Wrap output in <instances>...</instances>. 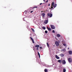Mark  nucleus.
I'll return each instance as SVG.
<instances>
[{"label":"nucleus","mask_w":72,"mask_h":72,"mask_svg":"<svg viewBox=\"0 0 72 72\" xmlns=\"http://www.w3.org/2000/svg\"><path fill=\"white\" fill-rule=\"evenodd\" d=\"M61 51H66V49H64L63 50H62Z\"/></svg>","instance_id":"nucleus-19"},{"label":"nucleus","mask_w":72,"mask_h":72,"mask_svg":"<svg viewBox=\"0 0 72 72\" xmlns=\"http://www.w3.org/2000/svg\"><path fill=\"white\" fill-rule=\"evenodd\" d=\"M44 72H48V70H47V69H45L44 70Z\"/></svg>","instance_id":"nucleus-21"},{"label":"nucleus","mask_w":72,"mask_h":72,"mask_svg":"<svg viewBox=\"0 0 72 72\" xmlns=\"http://www.w3.org/2000/svg\"><path fill=\"white\" fill-rule=\"evenodd\" d=\"M37 8V7H34L33 8V9L34 8Z\"/></svg>","instance_id":"nucleus-29"},{"label":"nucleus","mask_w":72,"mask_h":72,"mask_svg":"<svg viewBox=\"0 0 72 72\" xmlns=\"http://www.w3.org/2000/svg\"><path fill=\"white\" fill-rule=\"evenodd\" d=\"M41 4H42V3H40V5H41Z\"/></svg>","instance_id":"nucleus-33"},{"label":"nucleus","mask_w":72,"mask_h":72,"mask_svg":"<svg viewBox=\"0 0 72 72\" xmlns=\"http://www.w3.org/2000/svg\"><path fill=\"white\" fill-rule=\"evenodd\" d=\"M41 12H42V11Z\"/></svg>","instance_id":"nucleus-41"},{"label":"nucleus","mask_w":72,"mask_h":72,"mask_svg":"<svg viewBox=\"0 0 72 72\" xmlns=\"http://www.w3.org/2000/svg\"><path fill=\"white\" fill-rule=\"evenodd\" d=\"M62 63L64 64H66V61H65V60H62Z\"/></svg>","instance_id":"nucleus-8"},{"label":"nucleus","mask_w":72,"mask_h":72,"mask_svg":"<svg viewBox=\"0 0 72 72\" xmlns=\"http://www.w3.org/2000/svg\"><path fill=\"white\" fill-rule=\"evenodd\" d=\"M63 45L64 46H67V44H64Z\"/></svg>","instance_id":"nucleus-18"},{"label":"nucleus","mask_w":72,"mask_h":72,"mask_svg":"<svg viewBox=\"0 0 72 72\" xmlns=\"http://www.w3.org/2000/svg\"><path fill=\"white\" fill-rule=\"evenodd\" d=\"M56 36L57 37H60V35L59 34H57Z\"/></svg>","instance_id":"nucleus-6"},{"label":"nucleus","mask_w":72,"mask_h":72,"mask_svg":"<svg viewBox=\"0 0 72 72\" xmlns=\"http://www.w3.org/2000/svg\"><path fill=\"white\" fill-rule=\"evenodd\" d=\"M45 14L44 13H43L42 14V17H44V16H45Z\"/></svg>","instance_id":"nucleus-12"},{"label":"nucleus","mask_w":72,"mask_h":72,"mask_svg":"<svg viewBox=\"0 0 72 72\" xmlns=\"http://www.w3.org/2000/svg\"><path fill=\"white\" fill-rule=\"evenodd\" d=\"M58 62H59V63H61V60H58Z\"/></svg>","instance_id":"nucleus-17"},{"label":"nucleus","mask_w":72,"mask_h":72,"mask_svg":"<svg viewBox=\"0 0 72 72\" xmlns=\"http://www.w3.org/2000/svg\"><path fill=\"white\" fill-rule=\"evenodd\" d=\"M43 1H44V2H45V0H43Z\"/></svg>","instance_id":"nucleus-36"},{"label":"nucleus","mask_w":72,"mask_h":72,"mask_svg":"<svg viewBox=\"0 0 72 72\" xmlns=\"http://www.w3.org/2000/svg\"><path fill=\"white\" fill-rule=\"evenodd\" d=\"M48 21L47 20H46L44 21V23L45 24H47V23H48Z\"/></svg>","instance_id":"nucleus-9"},{"label":"nucleus","mask_w":72,"mask_h":72,"mask_svg":"<svg viewBox=\"0 0 72 72\" xmlns=\"http://www.w3.org/2000/svg\"><path fill=\"white\" fill-rule=\"evenodd\" d=\"M35 47L37 48H39V47H40V46L39 45H36L35 46Z\"/></svg>","instance_id":"nucleus-10"},{"label":"nucleus","mask_w":72,"mask_h":72,"mask_svg":"<svg viewBox=\"0 0 72 72\" xmlns=\"http://www.w3.org/2000/svg\"><path fill=\"white\" fill-rule=\"evenodd\" d=\"M55 43L56 45H57V46H59V44L58 42L56 41Z\"/></svg>","instance_id":"nucleus-5"},{"label":"nucleus","mask_w":72,"mask_h":72,"mask_svg":"<svg viewBox=\"0 0 72 72\" xmlns=\"http://www.w3.org/2000/svg\"><path fill=\"white\" fill-rule=\"evenodd\" d=\"M49 28H48V27H47V28H48V29Z\"/></svg>","instance_id":"nucleus-37"},{"label":"nucleus","mask_w":72,"mask_h":72,"mask_svg":"<svg viewBox=\"0 0 72 72\" xmlns=\"http://www.w3.org/2000/svg\"><path fill=\"white\" fill-rule=\"evenodd\" d=\"M69 54H72V51H69Z\"/></svg>","instance_id":"nucleus-11"},{"label":"nucleus","mask_w":72,"mask_h":72,"mask_svg":"<svg viewBox=\"0 0 72 72\" xmlns=\"http://www.w3.org/2000/svg\"><path fill=\"white\" fill-rule=\"evenodd\" d=\"M32 30L33 32H35V30H34V29H33L32 28Z\"/></svg>","instance_id":"nucleus-23"},{"label":"nucleus","mask_w":72,"mask_h":72,"mask_svg":"<svg viewBox=\"0 0 72 72\" xmlns=\"http://www.w3.org/2000/svg\"><path fill=\"white\" fill-rule=\"evenodd\" d=\"M55 57L56 58V59H59V57L57 55H55Z\"/></svg>","instance_id":"nucleus-7"},{"label":"nucleus","mask_w":72,"mask_h":72,"mask_svg":"<svg viewBox=\"0 0 72 72\" xmlns=\"http://www.w3.org/2000/svg\"><path fill=\"white\" fill-rule=\"evenodd\" d=\"M68 49H69V48H68Z\"/></svg>","instance_id":"nucleus-38"},{"label":"nucleus","mask_w":72,"mask_h":72,"mask_svg":"<svg viewBox=\"0 0 72 72\" xmlns=\"http://www.w3.org/2000/svg\"><path fill=\"white\" fill-rule=\"evenodd\" d=\"M42 29H43V30H45V29H46V28H45V27L43 26L42 27Z\"/></svg>","instance_id":"nucleus-15"},{"label":"nucleus","mask_w":72,"mask_h":72,"mask_svg":"<svg viewBox=\"0 0 72 72\" xmlns=\"http://www.w3.org/2000/svg\"><path fill=\"white\" fill-rule=\"evenodd\" d=\"M38 55L39 56V58H40V53H39V52H38Z\"/></svg>","instance_id":"nucleus-13"},{"label":"nucleus","mask_w":72,"mask_h":72,"mask_svg":"<svg viewBox=\"0 0 72 72\" xmlns=\"http://www.w3.org/2000/svg\"><path fill=\"white\" fill-rule=\"evenodd\" d=\"M36 49H37V50H39V48H36Z\"/></svg>","instance_id":"nucleus-31"},{"label":"nucleus","mask_w":72,"mask_h":72,"mask_svg":"<svg viewBox=\"0 0 72 72\" xmlns=\"http://www.w3.org/2000/svg\"><path fill=\"white\" fill-rule=\"evenodd\" d=\"M54 5V2H53L52 3V4L51 5V9H53V7Z\"/></svg>","instance_id":"nucleus-4"},{"label":"nucleus","mask_w":72,"mask_h":72,"mask_svg":"<svg viewBox=\"0 0 72 72\" xmlns=\"http://www.w3.org/2000/svg\"><path fill=\"white\" fill-rule=\"evenodd\" d=\"M68 61L69 63H71V62H72V59L71 58H69L68 59Z\"/></svg>","instance_id":"nucleus-2"},{"label":"nucleus","mask_w":72,"mask_h":72,"mask_svg":"<svg viewBox=\"0 0 72 72\" xmlns=\"http://www.w3.org/2000/svg\"><path fill=\"white\" fill-rule=\"evenodd\" d=\"M66 69H64L63 72H66Z\"/></svg>","instance_id":"nucleus-20"},{"label":"nucleus","mask_w":72,"mask_h":72,"mask_svg":"<svg viewBox=\"0 0 72 72\" xmlns=\"http://www.w3.org/2000/svg\"><path fill=\"white\" fill-rule=\"evenodd\" d=\"M39 48L40 49H42V47H40Z\"/></svg>","instance_id":"nucleus-30"},{"label":"nucleus","mask_w":72,"mask_h":72,"mask_svg":"<svg viewBox=\"0 0 72 72\" xmlns=\"http://www.w3.org/2000/svg\"><path fill=\"white\" fill-rule=\"evenodd\" d=\"M30 39H31V40H32V41L33 40V39H32V38L31 37H30Z\"/></svg>","instance_id":"nucleus-27"},{"label":"nucleus","mask_w":72,"mask_h":72,"mask_svg":"<svg viewBox=\"0 0 72 72\" xmlns=\"http://www.w3.org/2000/svg\"><path fill=\"white\" fill-rule=\"evenodd\" d=\"M48 0H47L46 1V3H48Z\"/></svg>","instance_id":"nucleus-32"},{"label":"nucleus","mask_w":72,"mask_h":72,"mask_svg":"<svg viewBox=\"0 0 72 72\" xmlns=\"http://www.w3.org/2000/svg\"><path fill=\"white\" fill-rule=\"evenodd\" d=\"M27 12L26 11H25V12Z\"/></svg>","instance_id":"nucleus-39"},{"label":"nucleus","mask_w":72,"mask_h":72,"mask_svg":"<svg viewBox=\"0 0 72 72\" xmlns=\"http://www.w3.org/2000/svg\"><path fill=\"white\" fill-rule=\"evenodd\" d=\"M48 30H49V31H51V28H49L48 29Z\"/></svg>","instance_id":"nucleus-22"},{"label":"nucleus","mask_w":72,"mask_h":72,"mask_svg":"<svg viewBox=\"0 0 72 72\" xmlns=\"http://www.w3.org/2000/svg\"><path fill=\"white\" fill-rule=\"evenodd\" d=\"M60 55L61 57H64V55L62 54H60Z\"/></svg>","instance_id":"nucleus-14"},{"label":"nucleus","mask_w":72,"mask_h":72,"mask_svg":"<svg viewBox=\"0 0 72 72\" xmlns=\"http://www.w3.org/2000/svg\"><path fill=\"white\" fill-rule=\"evenodd\" d=\"M32 41L33 43H35V42H34V40H32Z\"/></svg>","instance_id":"nucleus-28"},{"label":"nucleus","mask_w":72,"mask_h":72,"mask_svg":"<svg viewBox=\"0 0 72 72\" xmlns=\"http://www.w3.org/2000/svg\"><path fill=\"white\" fill-rule=\"evenodd\" d=\"M45 32L46 33H48V31L46 30Z\"/></svg>","instance_id":"nucleus-24"},{"label":"nucleus","mask_w":72,"mask_h":72,"mask_svg":"<svg viewBox=\"0 0 72 72\" xmlns=\"http://www.w3.org/2000/svg\"><path fill=\"white\" fill-rule=\"evenodd\" d=\"M52 29H55V27L54 25H50Z\"/></svg>","instance_id":"nucleus-3"},{"label":"nucleus","mask_w":72,"mask_h":72,"mask_svg":"<svg viewBox=\"0 0 72 72\" xmlns=\"http://www.w3.org/2000/svg\"><path fill=\"white\" fill-rule=\"evenodd\" d=\"M52 32L53 33H55V31H54V30H53Z\"/></svg>","instance_id":"nucleus-26"},{"label":"nucleus","mask_w":72,"mask_h":72,"mask_svg":"<svg viewBox=\"0 0 72 72\" xmlns=\"http://www.w3.org/2000/svg\"><path fill=\"white\" fill-rule=\"evenodd\" d=\"M24 18H23V21H24Z\"/></svg>","instance_id":"nucleus-40"},{"label":"nucleus","mask_w":72,"mask_h":72,"mask_svg":"<svg viewBox=\"0 0 72 72\" xmlns=\"http://www.w3.org/2000/svg\"><path fill=\"white\" fill-rule=\"evenodd\" d=\"M33 11H31V12H30V13H32L33 12Z\"/></svg>","instance_id":"nucleus-34"},{"label":"nucleus","mask_w":72,"mask_h":72,"mask_svg":"<svg viewBox=\"0 0 72 72\" xmlns=\"http://www.w3.org/2000/svg\"><path fill=\"white\" fill-rule=\"evenodd\" d=\"M48 16L49 17H52V16H53V14H50L49 13H48Z\"/></svg>","instance_id":"nucleus-1"},{"label":"nucleus","mask_w":72,"mask_h":72,"mask_svg":"<svg viewBox=\"0 0 72 72\" xmlns=\"http://www.w3.org/2000/svg\"><path fill=\"white\" fill-rule=\"evenodd\" d=\"M47 46H48V47H49V45L48 43H47Z\"/></svg>","instance_id":"nucleus-25"},{"label":"nucleus","mask_w":72,"mask_h":72,"mask_svg":"<svg viewBox=\"0 0 72 72\" xmlns=\"http://www.w3.org/2000/svg\"><path fill=\"white\" fill-rule=\"evenodd\" d=\"M50 4H48V6H50Z\"/></svg>","instance_id":"nucleus-35"},{"label":"nucleus","mask_w":72,"mask_h":72,"mask_svg":"<svg viewBox=\"0 0 72 72\" xmlns=\"http://www.w3.org/2000/svg\"><path fill=\"white\" fill-rule=\"evenodd\" d=\"M57 4H55L53 6H54V8H55L56 6H57Z\"/></svg>","instance_id":"nucleus-16"}]
</instances>
